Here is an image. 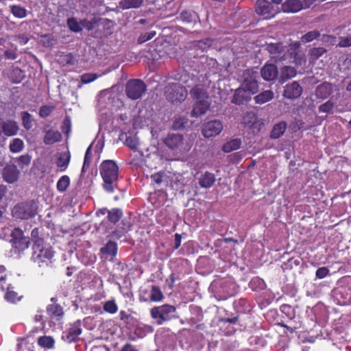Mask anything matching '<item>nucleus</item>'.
<instances>
[{
    "instance_id": "1",
    "label": "nucleus",
    "mask_w": 351,
    "mask_h": 351,
    "mask_svg": "<svg viewBox=\"0 0 351 351\" xmlns=\"http://www.w3.org/2000/svg\"><path fill=\"white\" fill-rule=\"evenodd\" d=\"M99 173L102 178V188L108 193H112L118 189L119 167L111 160L103 161L99 166Z\"/></svg>"
},
{
    "instance_id": "2",
    "label": "nucleus",
    "mask_w": 351,
    "mask_h": 351,
    "mask_svg": "<svg viewBox=\"0 0 351 351\" xmlns=\"http://www.w3.org/2000/svg\"><path fill=\"white\" fill-rule=\"evenodd\" d=\"M32 259L39 267H47L53 256L51 247L45 243L43 239H37L34 241Z\"/></svg>"
},
{
    "instance_id": "3",
    "label": "nucleus",
    "mask_w": 351,
    "mask_h": 351,
    "mask_svg": "<svg viewBox=\"0 0 351 351\" xmlns=\"http://www.w3.org/2000/svg\"><path fill=\"white\" fill-rule=\"evenodd\" d=\"M165 144L177 154H185L191 149V145L184 142L182 135L170 134L165 139Z\"/></svg>"
},
{
    "instance_id": "4",
    "label": "nucleus",
    "mask_w": 351,
    "mask_h": 351,
    "mask_svg": "<svg viewBox=\"0 0 351 351\" xmlns=\"http://www.w3.org/2000/svg\"><path fill=\"white\" fill-rule=\"evenodd\" d=\"M165 95L172 103L181 102L186 98L187 90L179 83H171L166 86Z\"/></svg>"
},
{
    "instance_id": "5",
    "label": "nucleus",
    "mask_w": 351,
    "mask_h": 351,
    "mask_svg": "<svg viewBox=\"0 0 351 351\" xmlns=\"http://www.w3.org/2000/svg\"><path fill=\"white\" fill-rule=\"evenodd\" d=\"M145 84L141 80H130L125 85V94L128 98L136 100L142 97L146 90Z\"/></svg>"
},
{
    "instance_id": "6",
    "label": "nucleus",
    "mask_w": 351,
    "mask_h": 351,
    "mask_svg": "<svg viewBox=\"0 0 351 351\" xmlns=\"http://www.w3.org/2000/svg\"><path fill=\"white\" fill-rule=\"evenodd\" d=\"M36 206L34 202H24L16 205L12 209V215L18 219H27L36 215Z\"/></svg>"
},
{
    "instance_id": "7",
    "label": "nucleus",
    "mask_w": 351,
    "mask_h": 351,
    "mask_svg": "<svg viewBox=\"0 0 351 351\" xmlns=\"http://www.w3.org/2000/svg\"><path fill=\"white\" fill-rule=\"evenodd\" d=\"M175 311V306L169 304H164L152 308L150 311V313L152 318L158 319L157 321L158 324H162L164 322L169 320L171 317V314Z\"/></svg>"
},
{
    "instance_id": "8",
    "label": "nucleus",
    "mask_w": 351,
    "mask_h": 351,
    "mask_svg": "<svg viewBox=\"0 0 351 351\" xmlns=\"http://www.w3.org/2000/svg\"><path fill=\"white\" fill-rule=\"evenodd\" d=\"M243 81L241 86L253 95L256 93L258 90V85L256 80L258 73L252 70L247 69L243 72Z\"/></svg>"
},
{
    "instance_id": "9",
    "label": "nucleus",
    "mask_w": 351,
    "mask_h": 351,
    "mask_svg": "<svg viewBox=\"0 0 351 351\" xmlns=\"http://www.w3.org/2000/svg\"><path fill=\"white\" fill-rule=\"evenodd\" d=\"M11 243L19 251H23L29 247V239L24 236L20 228H14L11 233Z\"/></svg>"
},
{
    "instance_id": "10",
    "label": "nucleus",
    "mask_w": 351,
    "mask_h": 351,
    "mask_svg": "<svg viewBox=\"0 0 351 351\" xmlns=\"http://www.w3.org/2000/svg\"><path fill=\"white\" fill-rule=\"evenodd\" d=\"M303 93V87L297 81L287 84L283 87L282 96L289 100H295L300 97Z\"/></svg>"
},
{
    "instance_id": "11",
    "label": "nucleus",
    "mask_w": 351,
    "mask_h": 351,
    "mask_svg": "<svg viewBox=\"0 0 351 351\" xmlns=\"http://www.w3.org/2000/svg\"><path fill=\"white\" fill-rule=\"evenodd\" d=\"M222 130V123L219 120H213L202 125V133L205 138H211L219 134Z\"/></svg>"
},
{
    "instance_id": "12",
    "label": "nucleus",
    "mask_w": 351,
    "mask_h": 351,
    "mask_svg": "<svg viewBox=\"0 0 351 351\" xmlns=\"http://www.w3.org/2000/svg\"><path fill=\"white\" fill-rule=\"evenodd\" d=\"M20 173V171L14 164H7L2 171V176L4 181L10 184L17 182Z\"/></svg>"
},
{
    "instance_id": "13",
    "label": "nucleus",
    "mask_w": 351,
    "mask_h": 351,
    "mask_svg": "<svg viewBox=\"0 0 351 351\" xmlns=\"http://www.w3.org/2000/svg\"><path fill=\"white\" fill-rule=\"evenodd\" d=\"M82 330L81 321L77 320L63 333L62 338L69 343L75 341L82 333Z\"/></svg>"
},
{
    "instance_id": "14",
    "label": "nucleus",
    "mask_w": 351,
    "mask_h": 351,
    "mask_svg": "<svg viewBox=\"0 0 351 351\" xmlns=\"http://www.w3.org/2000/svg\"><path fill=\"white\" fill-rule=\"evenodd\" d=\"M252 95L253 94L240 86L234 90L231 101L236 105H241L250 100Z\"/></svg>"
},
{
    "instance_id": "15",
    "label": "nucleus",
    "mask_w": 351,
    "mask_h": 351,
    "mask_svg": "<svg viewBox=\"0 0 351 351\" xmlns=\"http://www.w3.org/2000/svg\"><path fill=\"white\" fill-rule=\"evenodd\" d=\"M71 154L69 151L58 153L56 156L55 164L60 171H64L70 162Z\"/></svg>"
},
{
    "instance_id": "16",
    "label": "nucleus",
    "mask_w": 351,
    "mask_h": 351,
    "mask_svg": "<svg viewBox=\"0 0 351 351\" xmlns=\"http://www.w3.org/2000/svg\"><path fill=\"white\" fill-rule=\"evenodd\" d=\"M262 77L266 81H272L276 79L278 71L276 65L273 64H265L261 71Z\"/></svg>"
},
{
    "instance_id": "17",
    "label": "nucleus",
    "mask_w": 351,
    "mask_h": 351,
    "mask_svg": "<svg viewBox=\"0 0 351 351\" xmlns=\"http://www.w3.org/2000/svg\"><path fill=\"white\" fill-rule=\"evenodd\" d=\"M3 133L7 136H14L19 131V125L14 121L8 120L1 122Z\"/></svg>"
},
{
    "instance_id": "18",
    "label": "nucleus",
    "mask_w": 351,
    "mask_h": 351,
    "mask_svg": "<svg viewBox=\"0 0 351 351\" xmlns=\"http://www.w3.org/2000/svg\"><path fill=\"white\" fill-rule=\"evenodd\" d=\"M209 106L210 103L208 100L196 101L193 109L191 112V116L197 117L199 115L205 114Z\"/></svg>"
},
{
    "instance_id": "19",
    "label": "nucleus",
    "mask_w": 351,
    "mask_h": 351,
    "mask_svg": "<svg viewBox=\"0 0 351 351\" xmlns=\"http://www.w3.org/2000/svg\"><path fill=\"white\" fill-rule=\"evenodd\" d=\"M61 139L62 134L60 132L53 130H49L45 132L43 142L46 145H52L60 141Z\"/></svg>"
},
{
    "instance_id": "20",
    "label": "nucleus",
    "mask_w": 351,
    "mask_h": 351,
    "mask_svg": "<svg viewBox=\"0 0 351 351\" xmlns=\"http://www.w3.org/2000/svg\"><path fill=\"white\" fill-rule=\"evenodd\" d=\"M266 49L273 56L274 58L278 60L282 58L281 54L284 51V46L281 43L267 44Z\"/></svg>"
},
{
    "instance_id": "21",
    "label": "nucleus",
    "mask_w": 351,
    "mask_h": 351,
    "mask_svg": "<svg viewBox=\"0 0 351 351\" xmlns=\"http://www.w3.org/2000/svg\"><path fill=\"white\" fill-rule=\"evenodd\" d=\"M215 182L214 174L210 172H205L199 178V184L202 188H210Z\"/></svg>"
},
{
    "instance_id": "22",
    "label": "nucleus",
    "mask_w": 351,
    "mask_h": 351,
    "mask_svg": "<svg viewBox=\"0 0 351 351\" xmlns=\"http://www.w3.org/2000/svg\"><path fill=\"white\" fill-rule=\"evenodd\" d=\"M297 74L296 69L291 66H283L280 70V82L284 83L287 80L294 77Z\"/></svg>"
},
{
    "instance_id": "23",
    "label": "nucleus",
    "mask_w": 351,
    "mask_h": 351,
    "mask_svg": "<svg viewBox=\"0 0 351 351\" xmlns=\"http://www.w3.org/2000/svg\"><path fill=\"white\" fill-rule=\"evenodd\" d=\"M302 9V3L299 0H289L282 5V10L287 12H298Z\"/></svg>"
},
{
    "instance_id": "24",
    "label": "nucleus",
    "mask_w": 351,
    "mask_h": 351,
    "mask_svg": "<svg viewBox=\"0 0 351 351\" xmlns=\"http://www.w3.org/2000/svg\"><path fill=\"white\" fill-rule=\"evenodd\" d=\"M191 97L196 101L208 100V95L202 86H195L191 90Z\"/></svg>"
},
{
    "instance_id": "25",
    "label": "nucleus",
    "mask_w": 351,
    "mask_h": 351,
    "mask_svg": "<svg viewBox=\"0 0 351 351\" xmlns=\"http://www.w3.org/2000/svg\"><path fill=\"white\" fill-rule=\"evenodd\" d=\"M271 4L266 0H257L256 3V12L259 15L265 16L269 13Z\"/></svg>"
},
{
    "instance_id": "26",
    "label": "nucleus",
    "mask_w": 351,
    "mask_h": 351,
    "mask_svg": "<svg viewBox=\"0 0 351 351\" xmlns=\"http://www.w3.org/2000/svg\"><path fill=\"white\" fill-rule=\"evenodd\" d=\"M287 129V123L285 121H280L275 124L271 132L270 137L274 139L280 138Z\"/></svg>"
},
{
    "instance_id": "27",
    "label": "nucleus",
    "mask_w": 351,
    "mask_h": 351,
    "mask_svg": "<svg viewBox=\"0 0 351 351\" xmlns=\"http://www.w3.org/2000/svg\"><path fill=\"white\" fill-rule=\"evenodd\" d=\"M274 93L271 90H265L254 97L256 104H263L273 99Z\"/></svg>"
},
{
    "instance_id": "28",
    "label": "nucleus",
    "mask_w": 351,
    "mask_h": 351,
    "mask_svg": "<svg viewBox=\"0 0 351 351\" xmlns=\"http://www.w3.org/2000/svg\"><path fill=\"white\" fill-rule=\"evenodd\" d=\"M241 141L239 138L231 139L226 142L222 147V150L224 152L229 153L240 148Z\"/></svg>"
},
{
    "instance_id": "29",
    "label": "nucleus",
    "mask_w": 351,
    "mask_h": 351,
    "mask_svg": "<svg viewBox=\"0 0 351 351\" xmlns=\"http://www.w3.org/2000/svg\"><path fill=\"white\" fill-rule=\"evenodd\" d=\"M101 252L114 257L117 253V245L113 241H108L105 246L101 248Z\"/></svg>"
},
{
    "instance_id": "30",
    "label": "nucleus",
    "mask_w": 351,
    "mask_h": 351,
    "mask_svg": "<svg viewBox=\"0 0 351 351\" xmlns=\"http://www.w3.org/2000/svg\"><path fill=\"white\" fill-rule=\"evenodd\" d=\"M331 85L330 84H323L317 86L316 94L319 97L326 98L331 94Z\"/></svg>"
},
{
    "instance_id": "31",
    "label": "nucleus",
    "mask_w": 351,
    "mask_h": 351,
    "mask_svg": "<svg viewBox=\"0 0 351 351\" xmlns=\"http://www.w3.org/2000/svg\"><path fill=\"white\" fill-rule=\"evenodd\" d=\"M189 125V120L184 116L175 117L172 127L174 130H181Z\"/></svg>"
},
{
    "instance_id": "32",
    "label": "nucleus",
    "mask_w": 351,
    "mask_h": 351,
    "mask_svg": "<svg viewBox=\"0 0 351 351\" xmlns=\"http://www.w3.org/2000/svg\"><path fill=\"white\" fill-rule=\"evenodd\" d=\"M143 2V0H121L119 4L123 9L138 8Z\"/></svg>"
},
{
    "instance_id": "33",
    "label": "nucleus",
    "mask_w": 351,
    "mask_h": 351,
    "mask_svg": "<svg viewBox=\"0 0 351 351\" xmlns=\"http://www.w3.org/2000/svg\"><path fill=\"white\" fill-rule=\"evenodd\" d=\"M9 147H10V152L12 153L20 152L21 151L23 150V149L24 147L23 141L19 138H14L11 141V143L9 145Z\"/></svg>"
},
{
    "instance_id": "34",
    "label": "nucleus",
    "mask_w": 351,
    "mask_h": 351,
    "mask_svg": "<svg viewBox=\"0 0 351 351\" xmlns=\"http://www.w3.org/2000/svg\"><path fill=\"white\" fill-rule=\"evenodd\" d=\"M47 313L51 317H60L63 315V311L62 307L56 304H52L47 306Z\"/></svg>"
},
{
    "instance_id": "35",
    "label": "nucleus",
    "mask_w": 351,
    "mask_h": 351,
    "mask_svg": "<svg viewBox=\"0 0 351 351\" xmlns=\"http://www.w3.org/2000/svg\"><path fill=\"white\" fill-rule=\"evenodd\" d=\"M164 296L158 287L153 286L150 293V300L152 302H160L162 300Z\"/></svg>"
},
{
    "instance_id": "36",
    "label": "nucleus",
    "mask_w": 351,
    "mask_h": 351,
    "mask_svg": "<svg viewBox=\"0 0 351 351\" xmlns=\"http://www.w3.org/2000/svg\"><path fill=\"white\" fill-rule=\"evenodd\" d=\"M124 143L130 149L136 151L139 145L138 138L136 136H129L126 138Z\"/></svg>"
},
{
    "instance_id": "37",
    "label": "nucleus",
    "mask_w": 351,
    "mask_h": 351,
    "mask_svg": "<svg viewBox=\"0 0 351 351\" xmlns=\"http://www.w3.org/2000/svg\"><path fill=\"white\" fill-rule=\"evenodd\" d=\"M70 184L69 177L67 176H62L57 182V189L60 192L66 191Z\"/></svg>"
},
{
    "instance_id": "38",
    "label": "nucleus",
    "mask_w": 351,
    "mask_h": 351,
    "mask_svg": "<svg viewBox=\"0 0 351 351\" xmlns=\"http://www.w3.org/2000/svg\"><path fill=\"white\" fill-rule=\"evenodd\" d=\"M326 52V50L323 47L313 48L310 50L309 52L310 59L312 61H315L322 55H324Z\"/></svg>"
},
{
    "instance_id": "39",
    "label": "nucleus",
    "mask_w": 351,
    "mask_h": 351,
    "mask_svg": "<svg viewBox=\"0 0 351 351\" xmlns=\"http://www.w3.org/2000/svg\"><path fill=\"white\" fill-rule=\"evenodd\" d=\"M320 36V33L319 31L313 30L307 32L301 38V41L303 43H306L314 40Z\"/></svg>"
},
{
    "instance_id": "40",
    "label": "nucleus",
    "mask_w": 351,
    "mask_h": 351,
    "mask_svg": "<svg viewBox=\"0 0 351 351\" xmlns=\"http://www.w3.org/2000/svg\"><path fill=\"white\" fill-rule=\"evenodd\" d=\"M11 12L14 16L19 19L25 18L27 15V10L19 5H12L11 7Z\"/></svg>"
},
{
    "instance_id": "41",
    "label": "nucleus",
    "mask_w": 351,
    "mask_h": 351,
    "mask_svg": "<svg viewBox=\"0 0 351 351\" xmlns=\"http://www.w3.org/2000/svg\"><path fill=\"white\" fill-rule=\"evenodd\" d=\"M121 210L116 208L108 212V218L110 222L115 223L121 219Z\"/></svg>"
},
{
    "instance_id": "42",
    "label": "nucleus",
    "mask_w": 351,
    "mask_h": 351,
    "mask_svg": "<svg viewBox=\"0 0 351 351\" xmlns=\"http://www.w3.org/2000/svg\"><path fill=\"white\" fill-rule=\"evenodd\" d=\"M38 343L41 347L51 348L53 346L54 341L51 337H41L38 340Z\"/></svg>"
},
{
    "instance_id": "43",
    "label": "nucleus",
    "mask_w": 351,
    "mask_h": 351,
    "mask_svg": "<svg viewBox=\"0 0 351 351\" xmlns=\"http://www.w3.org/2000/svg\"><path fill=\"white\" fill-rule=\"evenodd\" d=\"M104 310L110 314H114L118 311V306L114 300H108L104 303Z\"/></svg>"
},
{
    "instance_id": "44",
    "label": "nucleus",
    "mask_w": 351,
    "mask_h": 351,
    "mask_svg": "<svg viewBox=\"0 0 351 351\" xmlns=\"http://www.w3.org/2000/svg\"><path fill=\"white\" fill-rule=\"evenodd\" d=\"M22 121L23 127L29 130L32 127L33 119L32 116L27 112H23L22 113Z\"/></svg>"
},
{
    "instance_id": "45",
    "label": "nucleus",
    "mask_w": 351,
    "mask_h": 351,
    "mask_svg": "<svg viewBox=\"0 0 351 351\" xmlns=\"http://www.w3.org/2000/svg\"><path fill=\"white\" fill-rule=\"evenodd\" d=\"M67 25L69 29L74 32H80L82 31V27L78 22L74 18H71L67 20Z\"/></svg>"
},
{
    "instance_id": "46",
    "label": "nucleus",
    "mask_w": 351,
    "mask_h": 351,
    "mask_svg": "<svg viewBox=\"0 0 351 351\" xmlns=\"http://www.w3.org/2000/svg\"><path fill=\"white\" fill-rule=\"evenodd\" d=\"M10 285L6 287L7 292L5 295V298L6 300L10 302H14L17 299V293L12 290Z\"/></svg>"
},
{
    "instance_id": "47",
    "label": "nucleus",
    "mask_w": 351,
    "mask_h": 351,
    "mask_svg": "<svg viewBox=\"0 0 351 351\" xmlns=\"http://www.w3.org/2000/svg\"><path fill=\"white\" fill-rule=\"evenodd\" d=\"M156 33L155 31H150L149 32L143 33L140 35L138 38V43H143L147 40H151L156 36Z\"/></svg>"
},
{
    "instance_id": "48",
    "label": "nucleus",
    "mask_w": 351,
    "mask_h": 351,
    "mask_svg": "<svg viewBox=\"0 0 351 351\" xmlns=\"http://www.w3.org/2000/svg\"><path fill=\"white\" fill-rule=\"evenodd\" d=\"M90 155H91V145H90L85 154L84 159V164L82 166V171L84 172L86 171V168L88 167L90 164Z\"/></svg>"
},
{
    "instance_id": "49",
    "label": "nucleus",
    "mask_w": 351,
    "mask_h": 351,
    "mask_svg": "<svg viewBox=\"0 0 351 351\" xmlns=\"http://www.w3.org/2000/svg\"><path fill=\"white\" fill-rule=\"evenodd\" d=\"M339 47H351V35L346 36H341L339 38L338 43Z\"/></svg>"
},
{
    "instance_id": "50",
    "label": "nucleus",
    "mask_w": 351,
    "mask_h": 351,
    "mask_svg": "<svg viewBox=\"0 0 351 351\" xmlns=\"http://www.w3.org/2000/svg\"><path fill=\"white\" fill-rule=\"evenodd\" d=\"M256 118L253 112H247L243 117V123L246 125H251L256 122Z\"/></svg>"
},
{
    "instance_id": "51",
    "label": "nucleus",
    "mask_w": 351,
    "mask_h": 351,
    "mask_svg": "<svg viewBox=\"0 0 351 351\" xmlns=\"http://www.w3.org/2000/svg\"><path fill=\"white\" fill-rule=\"evenodd\" d=\"M97 77L95 73H85L81 76V81L84 84H88L93 82Z\"/></svg>"
},
{
    "instance_id": "52",
    "label": "nucleus",
    "mask_w": 351,
    "mask_h": 351,
    "mask_svg": "<svg viewBox=\"0 0 351 351\" xmlns=\"http://www.w3.org/2000/svg\"><path fill=\"white\" fill-rule=\"evenodd\" d=\"M334 107V104L330 101H328L326 103L322 104L319 107V110L320 112H330Z\"/></svg>"
},
{
    "instance_id": "53",
    "label": "nucleus",
    "mask_w": 351,
    "mask_h": 351,
    "mask_svg": "<svg viewBox=\"0 0 351 351\" xmlns=\"http://www.w3.org/2000/svg\"><path fill=\"white\" fill-rule=\"evenodd\" d=\"M31 157L28 154L22 155L18 158V162L21 167L27 166L30 163Z\"/></svg>"
},
{
    "instance_id": "54",
    "label": "nucleus",
    "mask_w": 351,
    "mask_h": 351,
    "mask_svg": "<svg viewBox=\"0 0 351 351\" xmlns=\"http://www.w3.org/2000/svg\"><path fill=\"white\" fill-rule=\"evenodd\" d=\"M329 274V269L326 267H319L316 271V277L322 279L328 276Z\"/></svg>"
},
{
    "instance_id": "55",
    "label": "nucleus",
    "mask_w": 351,
    "mask_h": 351,
    "mask_svg": "<svg viewBox=\"0 0 351 351\" xmlns=\"http://www.w3.org/2000/svg\"><path fill=\"white\" fill-rule=\"evenodd\" d=\"M182 21L186 23H191L193 21V14L188 11H183L180 14Z\"/></svg>"
},
{
    "instance_id": "56",
    "label": "nucleus",
    "mask_w": 351,
    "mask_h": 351,
    "mask_svg": "<svg viewBox=\"0 0 351 351\" xmlns=\"http://www.w3.org/2000/svg\"><path fill=\"white\" fill-rule=\"evenodd\" d=\"M53 109V107L47 106H43L40 109L39 114L41 117H47L51 114Z\"/></svg>"
},
{
    "instance_id": "57",
    "label": "nucleus",
    "mask_w": 351,
    "mask_h": 351,
    "mask_svg": "<svg viewBox=\"0 0 351 351\" xmlns=\"http://www.w3.org/2000/svg\"><path fill=\"white\" fill-rule=\"evenodd\" d=\"M125 232L126 230L125 229H117L111 233V237L112 239H119L121 238Z\"/></svg>"
},
{
    "instance_id": "58",
    "label": "nucleus",
    "mask_w": 351,
    "mask_h": 351,
    "mask_svg": "<svg viewBox=\"0 0 351 351\" xmlns=\"http://www.w3.org/2000/svg\"><path fill=\"white\" fill-rule=\"evenodd\" d=\"M164 175L162 173H156L152 176V180L156 183L157 184H160L163 181Z\"/></svg>"
},
{
    "instance_id": "59",
    "label": "nucleus",
    "mask_w": 351,
    "mask_h": 351,
    "mask_svg": "<svg viewBox=\"0 0 351 351\" xmlns=\"http://www.w3.org/2000/svg\"><path fill=\"white\" fill-rule=\"evenodd\" d=\"M70 128H71V120L68 117H66L64 120L62 130L64 133L69 134V132H70Z\"/></svg>"
},
{
    "instance_id": "60",
    "label": "nucleus",
    "mask_w": 351,
    "mask_h": 351,
    "mask_svg": "<svg viewBox=\"0 0 351 351\" xmlns=\"http://www.w3.org/2000/svg\"><path fill=\"white\" fill-rule=\"evenodd\" d=\"M6 58L14 60L16 58V53L13 50H6L4 53Z\"/></svg>"
},
{
    "instance_id": "61",
    "label": "nucleus",
    "mask_w": 351,
    "mask_h": 351,
    "mask_svg": "<svg viewBox=\"0 0 351 351\" xmlns=\"http://www.w3.org/2000/svg\"><path fill=\"white\" fill-rule=\"evenodd\" d=\"M181 235L179 234H175V243L174 248L178 249L181 245Z\"/></svg>"
},
{
    "instance_id": "62",
    "label": "nucleus",
    "mask_w": 351,
    "mask_h": 351,
    "mask_svg": "<svg viewBox=\"0 0 351 351\" xmlns=\"http://www.w3.org/2000/svg\"><path fill=\"white\" fill-rule=\"evenodd\" d=\"M7 193V187L5 185H0V200Z\"/></svg>"
},
{
    "instance_id": "63",
    "label": "nucleus",
    "mask_w": 351,
    "mask_h": 351,
    "mask_svg": "<svg viewBox=\"0 0 351 351\" xmlns=\"http://www.w3.org/2000/svg\"><path fill=\"white\" fill-rule=\"evenodd\" d=\"M122 351H136L134 348L130 343H127L125 345L123 348Z\"/></svg>"
},
{
    "instance_id": "64",
    "label": "nucleus",
    "mask_w": 351,
    "mask_h": 351,
    "mask_svg": "<svg viewBox=\"0 0 351 351\" xmlns=\"http://www.w3.org/2000/svg\"><path fill=\"white\" fill-rule=\"evenodd\" d=\"M119 317L121 320H126L128 319L129 315L127 314V313L124 311H121L119 313Z\"/></svg>"
}]
</instances>
